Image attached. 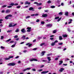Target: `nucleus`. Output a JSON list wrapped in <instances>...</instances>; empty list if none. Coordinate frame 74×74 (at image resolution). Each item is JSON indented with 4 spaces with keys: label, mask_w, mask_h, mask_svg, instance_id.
<instances>
[{
    "label": "nucleus",
    "mask_w": 74,
    "mask_h": 74,
    "mask_svg": "<svg viewBox=\"0 0 74 74\" xmlns=\"http://www.w3.org/2000/svg\"><path fill=\"white\" fill-rule=\"evenodd\" d=\"M16 64L15 63H14L13 62L10 63L8 64V66H15V65Z\"/></svg>",
    "instance_id": "obj_1"
},
{
    "label": "nucleus",
    "mask_w": 74,
    "mask_h": 74,
    "mask_svg": "<svg viewBox=\"0 0 74 74\" xmlns=\"http://www.w3.org/2000/svg\"><path fill=\"white\" fill-rule=\"evenodd\" d=\"M14 56H9L8 58H4L5 60H9L11 58H13Z\"/></svg>",
    "instance_id": "obj_2"
},
{
    "label": "nucleus",
    "mask_w": 74,
    "mask_h": 74,
    "mask_svg": "<svg viewBox=\"0 0 74 74\" xmlns=\"http://www.w3.org/2000/svg\"><path fill=\"white\" fill-rule=\"evenodd\" d=\"M30 62H33V61H38V60L34 58V59H32L30 60Z\"/></svg>",
    "instance_id": "obj_3"
},
{
    "label": "nucleus",
    "mask_w": 74,
    "mask_h": 74,
    "mask_svg": "<svg viewBox=\"0 0 74 74\" xmlns=\"http://www.w3.org/2000/svg\"><path fill=\"white\" fill-rule=\"evenodd\" d=\"M31 68H28L25 69H24L23 70V71H26L27 70H30Z\"/></svg>",
    "instance_id": "obj_4"
},
{
    "label": "nucleus",
    "mask_w": 74,
    "mask_h": 74,
    "mask_svg": "<svg viewBox=\"0 0 74 74\" xmlns=\"http://www.w3.org/2000/svg\"><path fill=\"white\" fill-rule=\"evenodd\" d=\"M48 27H52V24H48L46 25Z\"/></svg>",
    "instance_id": "obj_5"
},
{
    "label": "nucleus",
    "mask_w": 74,
    "mask_h": 74,
    "mask_svg": "<svg viewBox=\"0 0 74 74\" xmlns=\"http://www.w3.org/2000/svg\"><path fill=\"white\" fill-rule=\"evenodd\" d=\"M27 29L28 30H27V32H30L31 31V29H32L31 27H28L27 28Z\"/></svg>",
    "instance_id": "obj_6"
},
{
    "label": "nucleus",
    "mask_w": 74,
    "mask_h": 74,
    "mask_svg": "<svg viewBox=\"0 0 74 74\" xmlns=\"http://www.w3.org/2000/svg\"><path fill=\"white\" fill-rule=\"evenodd\" d=\"M49 72V71H45L42 72L41 73V74H46V73H48Z\"/></svg>",
    "instance_id": "obj_7"
},
{
    "label": "nucleus",
    "mask_w": 74,
    "mask_h": 74,
    "mask_svg": "<svg viewBox=\"0 0 74 74\" xmlns=\"http://www.w3.org/2000/svg\"><path fill=\"white\" fill-rule=\"evenodd\" d=\"M5 13H10V12H11V10H9V9H7L5 11Z\"/></svg>",
    "instance_id": "obj_8"
},
{
    "label": "nucleus",
    "mask_w": 74,
    "mask_h": 74,
    "mask_svg": "<svg viewBox=\"0 0 74 74\" xmlns=\"http://www.w3.org/2000/svg\"><path fill=\"white\" fill-rule=\"evenodd\" d=\"M26 45H28V47H31V46H32V44H30V43H27V44H26Z\"/></svg>",
    "instance_id": "obj_9"
},
{
    "label": "nucleus",
    "mask_w": 74,
    "mask_h": 74,
    "mask_svg": "<svg viewBox=\"0 0 74 74\" xmlns=\"http://www.w3.org/2000/svg\"><path fill=\"white\" fill-rule=\"evenodd\" d=\"M34 8H32V7H31L29 9V10H32V11H34Z\"/></svg>",
    "instance_id": "obj_10"
},
{
    "label": "nucleus",
    "mask_w": 74,
    "mask_h": 74,
    "mask_svg": "<svg viewBox=\"0 0 74 74\" xmlns=\"http://www.w3.org/2000/svg\"><path fill=\"white\" fill-rule=\"evenodd\" d=\"M64 70V68H62L60 69V70L59 71L60 72H62V71H63Z\"/></svg>",
    "instance_id": "obj_11"
},
{
    "label": "nucleus",
    "mask_w": 74,
    "mask_h": 74,
    "mask_svg": "<svg viewBox=\"0 0 74 74\" xmlns=\"http://www.w3.org/2000/svg\"><path fill=\"white\" fill-rule=\"evenodd\" d=\"M25 4H30V2H28V1H26L25 3Z\"/></svg>",
    "instance_id": "obj_12"
},
{
    "label": "nucleus",
    "mask_w": 74,
    "mask_h": 74,
    "mask_svg": "<svg viewBox=\"0 0 74 74\" xmlns=\"http://www.w3.org/2000/svg\"><path fill=\"white\" fill-rule=\"evenodd\" d=\"M62 37L64 38L65 37H67V34H64L62 35Z\"/></svg>",
    "instance_id": "obj_13"
},
{
    "label": "nucleus",
    "mask_w": 74,
    "mask_h": 74,
    "mask_svg": "<svg viewBox=\"0 0 74 74\" xmlns=\"http://www.w3.org/2000/svg\"><path fill=\"white\" fill-rule=\"evenodd\" d=\"M25 37H26V36H23L22 37V40H25V39L26 38H25Z\"/></svg>",
    "instance_id": "obj_14"
},
{
    "label": "nucleus",
    "mask_w": 74,
    "mask_h": 74,
    "mask_svg": "<svg viewBox=\"0 0 74 74\" xmlns=\"http://www.w3.org/2000/svg\"><path fill=\"white\" fill-rule=\"evenodd\" d=\"M8 27H13V25H12V23H10Z\"/></svg>",
    "instance_id": "obj_15"
},
{
    "label": "nucleus",
    "mask_w": 74,
    "mask_h": 74,
    "mask_svg": "<svg viewBox=\"0 0 74 74\" xmlns=\"http://www.w3.org/2000/svg\"><path fill=\"white\" fill-rule=\"evenodd\" d=\"M45 52H46L45 51H44L42 52L41 53L42 55H41V56H43L44 55V53H45Z\"/></svg>",
    "instance_id": "obj_16"
},
{
    "label": "nucleus",
    "mask_w": 74,
    "mask_h": 74,
    "mask_svg": "<svg viewBox=\"0 0 74 74\" xmlns=\"http://www.w3.org/2000/svg\"><path fill=\"white\" fill-rule=\"evenodd\" d=\"M21 31L22 32V33H25V29H22L21 30Z\"/></svg>",
    "instance_id": "obj_17"
},
{
    "label": "nucleus",
    "mask_w": 74,
    "mask_h": 74,
    "mask_svg": "<svg viewBox=\"0 0 74 74\" xmlns=\"http://www.w3.org/2000/svg\"><path fill=\"white\" fill-rule=\"evenodd\" d=\"M69 14V12H65V15L66 16H68Z\"/></svg>",
    "instance_id": "obj_18"
},
{
    "label": "nucleus",
    "mask_w": 74,
    "mask_h": 74,
    "mask_svg": "<svg viewBox=\"0 0 74 74\" xmlns=\"http://www.w3.org/2000/svg\"><path fill=\"white\" fill-rule=\"evenodd\" d=\"M47 14H44L43 15H42V17H47Z\"/></svg>",
    "instance_id": "obj_19"
},
{
    "label": "nucleus",
    "mask_w": 74,
    "mask_h": 74,
    "mask_svg": "<svg viewBox=\"0 0 74 74\" xmlns=\"http://www.w3.org/2000/svg\"><path fill=\"white\" fill-rule=\"evenodd\" d=\"M42 5V3H38V4H37V6H40V5Z\"/></svg>",
    "instance_id": "obj_20"
},
{
    "label": "nucleus",
    "mask_w": 74,
    "mask_h": 74,
    "mask_svg": "<svg viewBox=\"0 0 74 74\" xmlns=\"http://www.w3.org/2000/svg\"><path fill=\"white\" fill-rule=\"evenodd\" d=\"M47 58V59H48V61H51V57H48Z\"/></svg>",
    "instance_id": "obj_21"
},
{
    "label": "nucleus",
    "mask_w": 74,
    "mask_h": 74,
    "mask_svg": "<svg viewBox=\"0 0 74 74\" xmlns=\"http://www.w3.org/2000/svg\"><path fill=\"white\" fill-rule=\"evenodd\" d=\"M59 39L60 40H62V39H63V38H62V36H60L59 37Z\"/></svg>",
    "instance_id": "obj_22"
},
{
    "label": "nucleus",
    "mask_w": 74,
    "mask_h": 74,
    "mask_svg": "<svg viewBox=\"0 0 74 74\" xmlns=\"http://www.w3.org/2000/svg\"><path fill=\"white\" fill-rule=\"evenodd\" d=\"M60 63H59V65H61V64H62V63H63L62 61H60Z\"/></svg>",
    "instance_id": "obj_23"
},
{
    "label": "nucleus",
    "mask_w": 74,
    "mask_h": 74,
    "mask_svg": "<svg viewBox=\"0 0 74 74\" xmlns=\"http://www.w3.org/2000/svg\"><path fill=\"white\" fill-rule=\"evenodd\" d=\"M15 45H16V43H15L14 45H12L11 46V47H12V48H14V47H15Z\"/></svg>",
    "instance_id": "obj_24"
},
{
    "label": "nucleus",
    "mask_w": 74,
    "mask_h": 74,
    "mask_svg": "<svg viewBox=\"0 0 74 74\" xmlns=\"http://www.w3.org/2000/svg\"><path fill=\"white\" fill-rule=\"evenodd\" d=\"M55 43L54 42L52 43H51V45H52V46H54V45H55Z\"/></svg>",
    "instance_id": "obj_25"
},
{
    "label": "nucleus",
    "mask_w": 74,
    "mask_h": 74,
    "mask_svg": "<svg viewBox=\"0 0 74 74\" xmlns=\"http://www.w3.org/2000/svg\"><path fill=\"white\" fill-rule=\"evenodd\" d=\"M19 29L18 28H17L16 29V30L15 31V32H19Z\"/></svg>",
    "instance_id": "obj_26"
},
{
    "label": "nucleus",
    "mask_w": 74,
    "mask_h": 74,
    "mask_svg": "<svg viewBox=\"0 0 74 74\" xmlns=\"http://www.w3.org/2000/svg\"><path fill=\"white\" fill-rule=\"evenodd\" d=\"M10 5H11L12 6H13V5H14V4L13 3H12L10 4Z\"/></svg>",
    "instance_id": "obj_27"
},
{
    "label": "nucleus",
    "mask_w": 74,
    "mask_h": 74,
    "mask_svg": "<svg viewBox=\"0 0 74 74\" xmlns=\"http://www.w3.org/2000/svg\"><path fill=\"white\" fill-rule=\"evenodd\" d=\"M8 17H12V16L11 14H9L8 15Z\"/></svg>",
    "instance_id": "obj_28"
},
{
    "label": "nucleus",
    "mask_w": 74,
    "mask_h": 74,
    "mask_svg": "<svg viewBox=\"0 0 74 74\" xmlns=\"http://www.w3.org/2000/svg\"><path fill=\"white\" fill-rule=\"evenodd\" d=\"M51 8H55V6H51Z\"/></svg>",
    "instance_id": "obj_29"
},
{
    "label": "nucleus",
    "mask_w": 74,
    "mask_h": 74,
    "mask_svg": "<svg viewBox=\"0 0 74 74\" xmlns=\"http://www.w3.org/2000/svg\"><path fill=\"white\" fill-rule=\"evenodd\" d=\"M11 39L10 38L8 40L6 41V42H8V41H11Z\"/></svg>",
    "instance_id": "obj_30"
},
{
    "label": "nucleus",
    "mask_w": 74,
    "mask_h": 74,
    "mask_svg": "<svg viewBox=\"0 0 74 74\" xmlns=\"http://www.w3.org/2000/svg\"><path fill=\"white\" fill-rule=\"evenodd\" d=\"M59 15H62L63 14L62 12H60L58 14Z\"/></svg>",
    "instance_id": "obj_31"
},
{
    "label": "nucleus",
    "mask_w": 74,
    "mask_h": 74,
    "mask_svg": "<svg viewBox=\"0 0 74 74\" xmlns=\"http://www.w3.org/2000/svg\"><path fill=\"white\" fill-rule=\"evenodd\" d=\"M44 44H45V43H42L40 44V46H42V45H44Z\"/></svg>",
    "instance_id": "obj_32"
},
{
    "label": "nucleus",
    "mask_w": 74,
    "mask_h": 74,
    "mask_svg": "<svg viewBox=\"0 0 74 74\" xmlns=\"http://www.w3.org/2000/svg\"><path fill=\"white\" fill-rule=\"evenodd\" d=\"M53 33H56V30H54L53 31Z\"/></svg>",
    "instance_id": "obj_33"
},
{
    "label": "nucleus",
    "mask_w": 74,
    "mask_h": 74,
    "mask_svg": "<svg viewBox=\"0 0 74 74\" xmlns=\"http://www.w3.org/2000/svg\"><path fill=\"white\" fill-rule=\"evenodd\" d=\"M3 20L2 19H0V23H2V22H1V21H3Z\"/></svg>",
    "instance_id": "obj_34"
},
{
    "label": "nucleus",
    "mask_w": 74,
    "mask_h": 74,
    "mask_svg": "<svg viewBox=\"0 0 74 74\" xmlns=\"http://www.w3.org/2000/svg\"><path fill=\"white\" fill-rule=\"evenodd\" d=\"M3 38H4V36H1V40H3Z\"/></svg>",
    "instance_id": "obj_35"
},
{
    "label": "nucleus",
    "mask_w": 74,
    "mask_h": 74,
    "mask_svg": "<svg viewBox=\"0 0 74 74\" xmlns=\"http://www.w3.org/2000/svg\"><path fill=\"white\" fill-rule=\"evenodd\" d=\"M61 19H62V18L60 17V18L58 19V21L59 22V21H60L61 20Z\"/></svg>",
    "instance_id": "obj_36"
},
{
    "label": "nucleus",
    "mask_w": 74,
    "mask_h": 74,
    "mask_svg": "<svg viewBox=\"0 0 74 74\" xmlns=\"http://www.w3.org/2000/svg\"><path fill=\"white\" fill-rule=\"evenodd\" d=\"M7 7V5H4L2 7V8H5V7Z\"/></svg>",
    "instance_id": "obj_37"
},
{
    "label": "nucleus",
    "mask_w": 74,
    "mask_h": 74,
    "mask_svg": "<svg viewBox=\"0 0 74 74\" xmlns=\"http://www.w3.org/2000/svg\"><path fill=\"white\" fill-rule=\"evenodd\" d=\"M1 49H4V48H5V47H3V46H1Z\"/></svg>",
    "instance_id": "obj_38"
},
{
    "label": "nucleus",
    "mask_w": 74,
    "mask_h": 74,
    "mask_svg": "<svg viewBox=\"0 0 74 74\" xmlns=\"http://www.w3.org/2000/svg\"><path fill=\"white\" fill-rule=\"evenodd\" d=\"M8 15H7L6 17H5V18L6 19H8Z\"/></svg>",
    "instance_id": "obj_39"
},
{
    "label": "nucleus",
    "mask_w": 74,
    "mask_h": 74,
    "mask_svg": "<svg viewBox=\"0 0 74 74\" xmlns=\"http://www.w3.org/2000/svg\"><path fill=\"white\" fill-rule=\"evenodd\" d=\"M17 8H21V6L19 5L16 7Z\"/></svg>",
    "instance_id": "obj_40"
},
{
    "label": "nucleus",
    "mask_w": 74,
    "mask_h": 74,
    "mask_svg": "<svg viewBox=\"0 0 74 74\" xmlns=\"http://www.w3.org/2000/svg\"><path fill=\"white\" fill-rule=\"evenodd\" d=\"M58 44L59 45H63V43L62 42H60V43H59Z\"/></svg>",
    "instance_id": "obj_41"
},
{
    "label": "nucleus",
    "mask_w": 74,
    "mask_h": 74,
    "mask_svg": "<svg viewBox=\"0 0 74 74\" xmlns=\"http://www.w3.org/2000/svg\"><path fill=\"white\" fill-rule=\"evenodd\" d=\"M18 37V36H17V35H16V36H14V38H17Z\"/></svg>",
    "instance_id": "obj_42"
},
{
    "label": "nucleus",
    "mask_w": 74,
    "mask_h": 74,
    "mask_svg": "<svg viewBox=\"0 0 74 74\" xmlns=\"http://www.w3.org/2000/svg\"><path fill=\"white\" fill-rule=\"evenodd\" d=\"M12 32V30H8L7 31V33H10V32Z\"/></svg>",
    "instance_id": "obj_43"
},
{
    "label": "nucleus",
    "mask_w": 74,
    "mask_h": 74,
    "mask_svg": "<svg viewBox=\"0 0 74 74\" xmlns=\"http://www.w3.org/2000/svg\"><path fill=\"white\" fill-rule=\"evenodd\" d=\"M16 25H17V24H15L13 25V27H14V26H16Z\"/></svg>",
    "instance_id": "obj_44"
},
{
    "label": "nucleus",
    "mask_w": 74,
    "mask_h": 74,
    "mask_svg": "<svg viewBox=\"0 0 74 74\" xmlns=\"http://www.w3.org/2000/svg\"><path fill=\"white\" fill-rule=\"evenodd\" d=\"M59 17H57L55 18V19H59Z\"/></svg>",
    "instance_id": "obj_45"
},
{
    "label": "nucleus",
    "mask_w": 74,
    "mask_h": 74,
    "mask_svg": "<svg viewBox=\"0 0 74 74\" xmlns=\"http://www.w3.org/2000/svg\"><path fill=\"white\" fill-rule=\"evenodd\" d=\"M14 42V41L12 40V41H11L10 42V43H13Z\"/></svg>",
    "instance_id": "obj_46"
},
{
    "label": "nucleus",
    "mask_w": 74,
    "mask_h": 74,
    "mask_svg": "<svg viewBox=\"0 0 74 74\" xmlns=\"http://www.w3.org/2000/svg\"><path fill=\"white\" fill-rule=\"evenodd\" d=\"M41 23L42 25H43V24H44V23H45L44 22L42 21V22H41Z\"/></svg>",
    "instance_id": "obj_47"
},
{
    "label": "nucleus",
    "mask_w": 74,
    "mask_h": 74,
    "mask_svg": "<svg viewBox=\"0 0 74 74\" xmlns=\"http://www.w3.org/2000/svg\"><path fill=\"white\" fill-rule=\"evenodd\" d=\"M48 3H51V1L49 0L47 2Z\"/></svg>",
    "instance_id": "obj_48"
},
{
    "label": "nucleus",
    "mask_w": 74,
    "mask_h": 74,
    "mask_svg": "<svg viewBox=\"0 0 74 74\" xmlns=\"http://www.w3.org/2000/svg\"><path fill=\"white\" fill-rule=\"evenodd\" d=\"M30 17V16H27L26 17V19H28V18H29Z\"/></svg>",
    "instance_id": "obj_49"
},
{
    "label": "nucleus",
    "mask_w": 74,
    "mask_h": 74,
    "mask_svg": "<svg viewBox=\"0 0 74 74\" xmlns=\"http://www.w3.org/2000/svg\"><path fill=\"white\" fill-rule=\"evenodd\" d=\"M68 32H71V30L69 28H68Z\"/></svg>",
    "instance_id": "obj_50"
},
{
    "label": "nucleus",
    "mask_w": 74,
    "mask_h": 74,
    "mask_svg": "<svg viewBox=\"0 0 74 74\" xmlns=\"http://www.w3.org/2000/svg\"><path fill=\"white\" fill-rule=\"evenodd\" d=\"M32 71H36V69H32Z\"/></svg>",
    "instance_id": "obj_51"
},
{
    "label": "nucleus",
    "mask_w": 74,
    "mask_h": 74,
    "mask_svg": "<svg viewBox=\"0 0 74 74\" xmlns=\"http://www.w3.org/2000/svg\"><path fill=\"white\" fill-rule=\"evenodd\" d=\"M39 21L40 20L38 19L36 20V22H39Z\"/></svg>",
    "instance_id": "obj_52"
},
{
    "label": "nucleus",
    "mask_w": 74,
    "mask_h": 74,
    "mask_svg": "<svg viewBox=\"0 0 74 74\" xmlns=\"http://www.w3.org/2000/svg\"><path fill=\"white\" fill-rule=\"evenodd\" d=\"M37 49V48H34L33 49V50L34 51H36Z\"/></svg>",
    "instance_id": "obj_53"
},
{
    "label": "nucleus",
    "mask_w": 74,
    "mask_h": 74,
    "mask_svg": "<svg viewBox=\"0 0 74 74\" xmlns=\"http://www.w3.org/2000/svg\"><path fill=\"white\" fill-rule=\"evenodd\" d=\"M23 52H24V53H26V52H27V50H24V51H23Z\"/></svg>",
    "instance_id": "obj_54"
},
{
    "label": "nucleus",
    "mask_w": 74,
    "mask_h": 74,
    "mask_svg": "<svg viewBox=\"0 0 74 74\" xmlns=\"http://www.w3.org/2000/svg\"><path fill=\"white\" fill-rule=\"evenodd\" d=\"M57 42H58V40H56L55 42H54V43H56Z\"/></svg>",
    "instance_id": "obj_55"
},
{
    "label": "nucleus",
    "mask_w": 74,
    "mask_h": 74,
    "mask_svg": "<svg viewBox=\"0 0 74 74\" xmlns=\"http://www.w3.org/2000/svg\"><path fill=\"white\" fill-rule=\"evenodd\" d=\"M34 4H38V3L37 2H35L34 3Z\"/></svg>",
    "instance_id": "obj_56"
},
{
    "label": "nucleus",
    "mask_w": 74,
    "mask_h": 74,
    "mask_svg": "<svg viewBox=\"0 0 74 74\" xmlns=\"http://www.w3.org/2000/svg\"><path fill=\"white\" fill-rule=\"evenodd\" d=\"M50 40H53V38H50Z\"/></svg>",
    "instance_id": "obj_57"
},
{
    "label": "nucleus",
    "mask_w": 74,
    "mask_h": 74,
    "mask_svg": "<svg viewBox=\"0 0 74 74\" xmlns=\"http://www.w3.org/2000/svg\"><path fill=\"white\" fill-rule=\"evenodd\" d=\"M38 14H35V16H38Z\"/></svg>",
    "instance_id": "obj_58"
},
{
    "label": "nucleus",
    "mask_w": 74,
    "mask_h": 74,
    "mask_svg": "<svg viewBox=\"0 0 74 74\" xmlns=\"http://www.w3.org/2000/svg\"><path fill=\"white\" fill-rule=\"evenodd\" d=\"M0 62H2V58H0Z\"/></svg>",
    "instance_id": "obj_59"
},
{
    "label": "nucleus",
    "mask_w": 74,
    "mask_h": 74,
    "mask_svg": "<svg viewBox=\"0 0 74 74\" xmlns=\"http://www.w3.org/2000/svg\"><path fill=\"white\" fill-rule=\"evenodd\" d=\"M42 8L41 7H40L38 8V10H41V9Z\"/></svg>",
    "instance_id": "obj_60"
},
{
    "label": "nucleus",
    "mask_w": 74,
    "mask_h": 74,
    "mask_svg": "<svg viewBox=\"0 0 74 74\" xmlns=\"http://www.w3.org/2000/svg\"><path fill=\"white\" fill-rule=\"evenodd\" d=\"M14 5H18V3H16L14 4Z\"/></svg>",
    "instance_id": "obj_61"
},
{
    "label": "nucleus",
    "mask_w": 74,
    "mask_h": 74,
    "mask_svg": "<svg viewBox=\"0 0 74 74\" xmlns=\"http://www.w3.org/2000/svg\"><path fill=\"white\" fill-rule=\"evenodd\" d=\"M58 58H56L55 59V60H58Z\"/></svg>",
    "instance_id": "obj_62"
},
{
    "label": "nucleus",
    "mask_w": 74,
    "mask_h": 74,
    "mask_svg": "<svg viewBox=\"0 0 74 74\" xmlns=\"http://www.w3.org/2000/svg\"><path fill=\"white\" fill-rule=\"evenodd\" d=\"M3 26V24H1L0 25V26L2 27Z\"/></svg>",
    "instance_id": "obj_63"
},
{
    "label": "nucleus",
    "mask_w": 74,
    "mask_h": 74,
    "mask_svg": "<svg viewBox=\"0 0 74 74\" xmlns=\"http://www.w3.org/2000/svg\"><path fill=\"white\" fill-rule=\"evenodd\" d=\"M41 38H42V37H38V39H41Z\"/></svg>",
    "instance_id": "obj_64"
}]
</instances>
